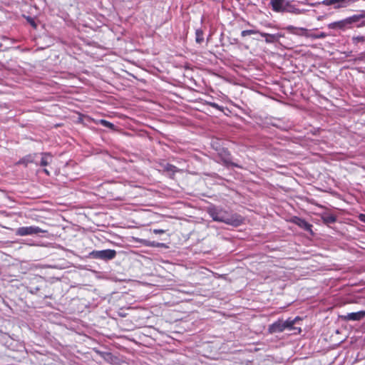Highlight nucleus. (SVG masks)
I'll list each match as a JSON object with an SVG mask.
<instances>
[{"instance_id":"1","label":"nucleus","mask_w":365,"mask_h":365,"mask_svg":"<svg viewBox=\"0 0 365 365\" xmlns=\"http://www.w3.org/2000/svg\"><path fill=\"white\" fill-rule=\"evenodd\" d=\"M209 214L214 221L224 222L227 225L239 226L242 223V219L240 216L231 215L223 210L213 208L210 210Z\"/></svg>"},{"instance_id":"2","label":"nucleus","mask_w":365,"mask_h":365,"mask_svg":"<svg viewBox=\"0 0 365 365\" xmlns=\"http://www.w3.org/2000/svg\"><path fill=\"white\" fill-rule=\"evenodd\" d=\"M116 252L114 250H93L89 253V257L93 259L110 260L115 258Z\"/></svg>"},{"instance_id":"3","label":"nucleus","mask_w":365,"mask_h":365,"mask_svg":"<svg viewBox=\"0 0 365 365\" xmlns=\"http://www.w3.org/2000/svg\"><path fill=\"white\" fill-rule=\"evenodd\" d=\"M43 232L46 231L37 226L20 227L16 230V235L23 237Z\"/></svg>"},{"instance_id":"4","label":"nucleus","mask_w":365,"mask_h":365,"mask_svg":"<svg viewBox=\"0 0 365 365\" xmlns=\"http://www.w3.org/2000/svg\"><path fill=\"white\" fill-rule=\"evenodd\" d=\"M354 24L351 16L342 19L341 21H334L328 25V27L331 29H341L346 30L351 28V24Z\"/></svg>"},{"instance_id":"5","label":"nucleus","mask_w":365,"mask_h":365,"mask_svg":"<svg viewBox=\"0 0 365 365\" xmlns=\"http://www.w3.org/2000/svg\"><path fill=\"white\" fill-rule=\"evenodd\" d=\"M365 317V311L349 313L346 315L340 316L344 321H360Z\"/></svg>"},{"instance_id":"6","label":"nucleus","mask_w":365,"mask_h":365,"mask_svg":"<svg viewBox=\"0 0 365 365\" xmlns=\"http://www.w3.org/2000/svg\"><path fill=\"white\" fill-rule=\"evenodd\" d=\"M283 320H278L269 326L268 331L270 334L282 332L284 331Z\"/></svg>"},{"instance_id":"7","label":"nucleus","mask_w":365,"mask_h":365,"mask_svg":"<svg viewBox=\"0 0 365 365\" xmlns=\"http://www.w3.org/2000/svg\"><path fill=\"white\" fill-rule=\"evenodd\" d=\"M286 30L297 36H304L306 37L309 36V34H307V29L304 28H297L293 26H288L286 28Z\"/></svg>"},{"instance_id":"8","label":"nucleus","mask_w":365,"mask_h":365,"mask_svg":"<svg viewBox=\"0 0 365 365\" xmlns=\"http://www.w3.org/2000/svg\"><path fill=\"white\" fill-rule=\"evenodd\" d=\"M292 221L294 223H295L296 225H297L299 227L304 229V230L308 231V232H312V225L311 224H309V222H307L305 220L296 217L293 219Z\"/></svg>"},{"instance_id":"9","label":"nucleus","mask_w":365,"mask_h":365,"mask_svg":"<svg viewBox=\"0 0 365 365\" xmlns=\"http://www.w3.org/2000/svg\"><path fill=\"white\" fill-rule=\"evenodd\" d=\"M285 0H270L272 9L274 12L282 13Z\"/></svg>"},{"instance_id":"10","label":"nucleus","mask_w":365,"mask_h":365,"mask_svg":"<svg viewBox=\"0 0 365 365\" xmlns=\"http://www.w3.org/2000/svg\"><path fill=\"white\" fill-rule=\"evenodd\" d=\"M292 13V14H299V9L296 8V6L292 4V1L285 0L283 7L282 13Z\"/></svg>"},{"instance_id":"11","label":"nucleus","mask_w":365,"mask_h":365,"mask_svg":"<svg viewBox=\"0 0 365 365\" xmlns=\"http://www.w3.org/2000/svg\"><path fill=\"white\" fill-rule=\"evenodd\" d=\"M101 356L103 358V359L111 364H118L119 361V359L117 356H114L110 352H103L101 354Z\"/></svg>"},{"instance_id":"12","label":"nucleus","mask_w":365,"mask_h":365,"mask_svg":"<svg viewBox=\"0 0 365 365\" xmlns=\"http://www.w3.org/2000/svg\"><path fill=\"white\" fill-rule=\"evenodd\" d=\"M141 244L145 246L152 247H164L165 245L163 243L157 242L155 241H150L148 240H138Z\"/></svg>"},{"instance_id":"13","label":"nucleus","mask_w":365,"mask_h":365,"mask_svg":"<svg viewBox=\"0 0 365 365\" xmlns=\"http://www.w3.org/2000/svg\"><path fill=\"white\" fill-rule=\"evenodd\" d=\"M323 222L326 225L333 224L336 221V217L332 214H324L322 216Z\"/></svg>"},{"instance_id":"14","label":"nucleus","mask_w":365,"mask_h":365,"mask_svg":"<svg viewBox=\"0 0 365 365\" xmlns=\"http://www.w3.org/2000/svg\"><path fill=\"white\" fill-rule=\"evenodd\" d=\"M41 155L40 165L44 167L49 165L52 161V155L48 153H43Z\"/></svg>"},{"instance_id":"15","label":"nucleus","mask_w":365,"mask_h":365,"mask_svg":"<svg viewBox=\"0 0 365 365\" xmlns=\"http://www.w3.org/2000/svg\"><path fill=\"white\" fill-rule=\"evenodd\" d=\"M35 156H36V154L26 155L24 158H21L18 162V164H22V165H24L25 166H27L29 163H32L34 162Z\"/></svg>"},{"instance_id":"16","label":"nucleus","mask_w":365,"mask_h":365,"mask_svg":"<svg viewBox=\"0 0 365 365\" xmlns=\"http://www.w3.org/2000/svg\"><path fill=\"white\" fill-rule=\"evenodd\" d=\"M257 34H260V32L257 30H254V29L244 30L241 32V36L242 37H245L248 35ZM261 36H268V34H265V33H261Z\"/></svg>"},{"instance_id":"17","label":"nucleus","mask_w":365,"mask_h":365,"mask_svg":"<svg viewBox=\"0 0 365 365\" xmlns=\"http://www.w3.org/2000/svg\"><path fill=\"white\" fill-rule=\"evenodd\" d=\"M164 170L166 172L172 173L173 174H175V173H177L178 171V169L176 166H175L172 164L167 163L164 166Z\"/></svg>"},{"instance_id":"18","label":"nucleus","mask_w":365,"mask_h":365,"mask_svg":"<svg viewBox=\"0 0 365 365\" xmlns=\"http://www.w3.org/2000/svg\"><path fill=\"white\" fill-rule=\"evenodd\" d=\"M351 17L352 19V21H354V23H356L359 21L360 19L365 18V10L361 11L360 14H354Z\"/></svg>"},{"instance_id":"19","label":"nucleus","mask_w":365,"mask_h":365,"mask_svg":"<svg viewBox=\"0 0 365 365\" xmlns=\"http://www.w3.org/2000/svg\"><path fill=\"white\" fill-rule=\"evenodd\" d=\"M284 330L285 329H289V330H292V329H294V320H292L291 319H288L286 321H284Z\"/></svg>"},{"instance_id":"20","label":"nucleus","mask_w":365,"mask_h":365,"mask_svg":"<svg viewBox=\"0 0 365 365\" xmlns=\"http://www.w3.org/2000/svg\"><path fill=\"white\" fill-rule=\"evenodd\" d=\"M195 40H196V42H197L199 43H200L203 41L204 38H203V32L202 30H200V29L196 30Z\"/></svg>"},{"instance_id":"21","label":"nucleus","mask_w":365,"mask_h":365,"mask_svg":"<svg viewBox=\"0 0 365 365\" xmlns=\"http://www.w3.org/2000/svg\"><path fill=\"white\" fill-rule=\"evenodd\" d=\"M205 105H207V106H211L212 108H214L220 111H222L223 112L224 111V107L221 106H219L217 103H214V102H210V101H205Z\"/></svg>"},{"instance_id":"22","label":"nucleus","mask_w":365,"mask_h":365,"mask_svg":"<svg viewBox=\"0 0 365 365\" xmlns=\"http://www.w3.org/2000/svg\"><path fill=\"white\" fill-rule=\"evenodd\" d=\"M352 43L354 44H358L359 43L365 42V36H353L351 38Z\"/></svg>"},{"instance_id":"23","label":"nucleus","mask_w":365,"mask_h":365,"mask_svg":"<svg viewBox=\"0 0 365 365\" xmlns=\"http://www.w3.org/2000/svg\"><path fill=\"white\" fill-rule=\"evenodd\" d=\"M227 155L230 156V154L228 153ZM222 160L224 164L227 166L231 165L233 167L240 168V166L237 164L232 163L229 157L222 158Z\"/></svg>"},{"instance_id":"24","label":"nucleus","mask_w":365,"mask_h":365,"mask_svg":"<svg viewBox=\"0 0 365 365\" xmlns=\"http://www.w3.org/2000/svg\"><path fill=\"white\" fill-rule=\"evenodd\" d=\"M100 124L104 127H106V128H110L113 130L115 128V125L112 123H110L106 120H104V119H102L100 120Z\"/></svg>"},{"instance_id":"25","label":"nucleus","mask_w":365,"mask_h":365,"mask_svg":"<svg viewBox=\"0 0 365 365\" xmlns=\"http://www.w3.org/2000/svg\"><path fill=\"white\" fill-rule=\"evenodd\" d=\"M327 36V34L322 32L320 34H309V36L310 38H314V39H317V38H324Z\"/></svg>"},{"instance_id":"26","label":"nucleus","mask_w":365,"mask_h":365,"mask_svg":"<svg viewBox=\"0 0 365 365\" xmlns=\"http://www.w3.org/2000/svg\"><path fill=\"white\" fill-rule=\"evenodd\" d=\"M339 2H341V1L340 0H324L322 3L324 5L331 6V5L335 4Z\"/></svg>"},{"instance_id":"27","label":"nucleus","mask_w":365,"mask_h":365,"mask_svg":"<svg viewBox=\"0 0 365 365\" xmlns=\"http://www.w3.org/2000/svg\"><path fill=\"white\" fill-rule=\"evenodd\" d=\"M153 232L155 234H164L165 232V230L162 229H155L153 230Z\"/></svg>"},{"instance_id":"28","label":"nucleus","mask_w":365,"mask_h":365,"mask_svg":"<svg viewBox=\"0 0 365 365\" xmlns=\"http://www.w3.org/2000/svg\"><path fill=\"white\" fill-rule=\"evenodd\" d=\"M359 219H360L361 221L365 222V215H361L359 216Z\"/></svg>"},{"instance_id":"29","label":"nucleus","mask_w":365,"mask_h":365,"mask_svg":"<svg viewBox=\"0 0 365 365\" xmlns=\"http://www.w3.org/2000/svg\"><path fill=\"white\" fill-rule=\"evenodd\" d=\"M362 26H365V20L363 21L360 25L358 26V27H362Z\"/></svg>"},{"instance_id":"30","label":"nucleus","mask_w":365,"mask_h":365,"mask_svg":"<svg viewBox=\"0 0 365 365\" xmlns=\"http://www.w3.org/2000/svg\"><path fill=\"white\" fill-rule=\"evenodd\" d=\"M43 172L47 175H49V172L47 169H43Z\"/></svg>"}]
</instances>
